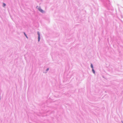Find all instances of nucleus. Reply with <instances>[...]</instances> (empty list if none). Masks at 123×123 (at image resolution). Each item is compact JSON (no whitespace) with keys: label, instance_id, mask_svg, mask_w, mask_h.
Here are the masks:
<instances>
[{"label":"nucleus","instance_id":"7","mask_svg":"<svg viewBox=\"0 0 123 123\" xmlns=\"http://www.w3.org/2000/svg\"><path fill=\"white\" fill-rule=\"evenodd\" d=\"M49 70V68H48L47 69V71L48 70Z\"/></svg>","mask_w":123,"mask_h":123},{"label":"nucleus","instance_id":"6","mask_svg":"<svg viewBox=\"0 0 123 123\" xmlns=\"http://www.w3.org/2000/svg\"><path fill=\"white\" fill-rule=\"evenodd\" d=\"M24 34L25 35V36H26V37L27 38V36L26 35V34H25V33H24Z\"/></svg>","mask_w":123,"mask_h":123},{"label":"nucleus","instance_id":"1","mask_svg":"<svg viewBox=\"0 0 123 123\" xmlns=\"http://www.w3.org/2000/svg\"><path fill=\"white\" fill-rule=\"evenodd\" d=\"M37 34H38V41H40V33H39V32H37Z\"/></svg>","mask_w":123,"mask_h":123},{"label":"nucleus","instance_id":"4","mask_svg":"<svg viewBox=\"0 0 123 123\" xmlns=\"http://www.w3.org/2000/svg\"><path fill=\"white\" fill-rule=\"evenodd\" d=\"M92 71L93 72V73H95V71H94V70L93 68L92 69Z\"/></svg>","mask_w":123,"mask_h":123},{"label":"nucleus","instance_id":"2","mask_svg":"<svg viewBox=\"0 0 123 123\" xmlns=\"http://www.w3.org/2000/svg\"><path fill=\"white\" fill-rule=\"evenodd\" d=\"M38 10H39L41 12L43 13L44 12V11L42 10L40 8H38Z\"/></svg>","mask_w":123,"mask_h":123},{"label":"nucleus","instance_id":"3","mask_svg":"<svg viewBox=\"0 0 123 123\" xmlns=\"http://www.w3.org/2000/svg\"><path fill=\"white\" fill-rule=\"evenodd\" d=\"M91 67L93 69V65L91 64Z\"/></svg>","mask_w":123,"mask_h":123},{"label":"nucleus","instance_id":"5","mask_svg":"<svg viewBox=\"0 0 123 123\" xmlns=\"http://www.w3.org/2000/svg\"><path fill=\"white\" fill-rule=\"evenodd\" d=\"M6 5L5 4V3H3V6H6Z\"/></svg>","mask_w":123,"mask_h":123}]
</instances>
